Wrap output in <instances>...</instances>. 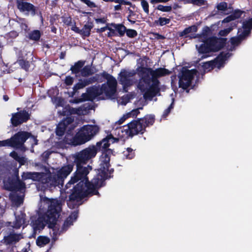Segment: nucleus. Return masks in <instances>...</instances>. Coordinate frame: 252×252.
<instances>
[{
    "label": "nucleus",
    "instance_id": "53",
    "mask_svg": "<svg viewBox=\"0 0 252 252\" xmlns=\"http://www.w3.org/2000/svg\"><path fill=\"white\" fill-rule=\"evenodd\" d=\"M173 108V102L171 103L170 105L169 106V107L164 111L163 114L162 115V117L166 118L170 113L171 109Z\"/></svg>",
    "mask_w": 252,
    "mask_h": 252
},
{
    "label": "nucleus",
    "instance_id": "42",
    "mask_svg": "<svg viewBox=\"0 0 252 252\" xmlns=\"http://www.w3.org/2000/svg\"><path fill=\"white\" fill-rule=\"evenodd\" d=\"M243 11L240 9H236L235 10H233V12L231 13V16H232L234 20L239 18L242 14H243Z\"/></svg>",
    "mask_w": 252,
    "mask_h": 252
},
{
    "label": "nucleus",
    "instance_id": "1",
    "mask_svg": "<svg viewBox=\"0 0 252 252\" xmlns=\"http://www.w3.org/2000/svg\"><path fill=\"white\" fill-rule=\"evenodd\" d=\"M96 155L95 145L89 146L79 152L71 155L70 158L74 165L76 166V170L69 181L65 185L64 191L68 195L67 205L70 206L72 202H79L86 197H88L87 193L88 182H90L87 175L92 169V166L86 164L89 160Z\"/></svg>",
    "mask_w": 252,
    "mask_h": 252
},
{
    "label": "nucleus",
    "instance_id": "27",
    "mask_svg": "<svg viewBox=\"0 0 252 252\" xmlns=\"http://www.w3.org/2000/svg\"><path fill=\"white\" fill-rule=\"evenodd\" d=\"M93 77L95 78L96 82H102L104 81L103 79H106L108 82V79H111L112 77L113 76L104 71L101 73L95 74Z\"/></svg>",
    "mask_w": 252,
    "mask_h": 252
},
{
    "label": "nucleus",
    "instance_id": "52",
    "mask_svg": "<svg viewBox=\"0 0 252 252\" xmlns=\"http://www.w3.org/2000/svg\"><path fill=\"white\" fill-rule=\"evenodd\" d=\"M73 224V220H70L68 217L65 220L63 225V229H67L69 226Z\"/></svg>",
    "mask_w": 252,
    "mask_h": 252
},
{
    "label": "nucleus",
    "instance_id": "22",
    "mask_svg": "<svg viewBox=\"0 0 252 252\" xmlns=\"http://www.w3.org/2000/svg\"><path fill=\"white\" fill-rule=\"evenodd\" d=\"M110 26H112L115 32V36L122 37L125 35L126 27L122 24L111 23Z\"/></svg>",
    "mask_w": 252,
    "mask_h": 252
},
{
    "label": "nucleus",
    "instance_id": "64",
    "mask_svg": "<svg viewBox=\"0 0 252 252\" xmlns=\"http://www.w3.org/2000/svg\"><path fill=\"white\" fill-rule=\"evenodd\" d=\"M76 23L74 22L73 25L72 26L71 28V30L76 33H79L81 35V29H80L79 28L77 27L75 25Z\"/></svg>",
    "mask_w": 252,
    "mask_h": 252
},
{
    "label": "nucleus",
    "instance_id": "17",
    "mask_svg": "<svg viewBox=\"0 0 252 252\" xmlns=\"http://www.w3.org/2000/svg\"><path fill=\"white\" fill-rule=\"evenodd\" d=\"M16 63L20 68L26 72H29L31 70L32 61H29L26 55L24 56L22 53L19 54Z\"/></svg>",
    "mask_w": 252,
    "mask_h": 252
},
{
    "label": "nucleus",
    "instance_id": "34",
    "mask_svg": "<svg viewBox=\"0 0 252 252\" xmlns=\"http://www.w3.org/2000/svg\"><path fill=\"white\" fill-rule=\"evenodd\" d=\"M170 22V19L165 17H159L158 20H155L154 24L158 26H163L168 24Z\"/></svg>",
    "mask_w": 252,
    "mask_h": 252
},
{
    "label": "nucleus",
    "instance_id": "7",
    "mask_svg": "<svg viewBox=\"0 0 252 252\" xmlns=\"http://www.w3.org/2000/svg\"><path fill=\"white\" fill-rule=\"evenodd\" d=\"M99 131V127L97 125L83 126L76 132V141L79 145L84 144L93 138Z\"/></svg>",
    "mask_w": 252,
    "mask_h": 252
},
{
    "label": "nucleus",
    "instance_id": "45",
    "mask_svg": "<svg viewBox=\"0 0 252 252\" xmlns=\"http://www.w3.org/2000/svg\"><path fill=\"white\" fill-rule=\"evenodd\" d=\"M106 28V30H108L109 31V32L107 33V36L109 37H114L115 35V32L113 31L114 28L110 26V24H107L105 26Z\"/></svg>",
    "mask_w": 252,
    "mask_h": 252
},
{
    "label": "nucleus",
    "instance_id": "58",
    "mask_svg": "<svg viewBox=\"0 0 252 252\" xmlns=\"http://www.w3.org/2000/svg\"><path fill=\"white\" fill-rule=\"evenodd\" d=\"M84 80L85 81V83L86 86H88L90 84H93L96 82L95 78L93 76L91 77L88 78L84 79Z\"/></svg>",
    "mask_w": 252,
    "mask_h": 252
},
{
    "label": "nucleus",
    "instance_id": "35",
    "mask_svg": "<svg viewBox=\"0 0 252 252\" xmlns=\"http://www.w3.org/2000/svg\"><path fill=\"white\" fill-rule=\"evenodd\" d=\"M86 86V85L84 79H80L79 82L73 86V91L72 92V96H73L75 94V92H77L78 90L82 89Z\"/></svg>",
    "mask_w": 252,
    "mask_h": 252
},
{
    "label": "nucleus",
    "instance_id": "43",
    "mask_svg": "<svg viewBox=\"0 0 252 252\" xmlns=\"http://www.w3.org/2000/svg\"><path fill=\"white\" fill-rule=\"evenodd\" d=\"M141 4L144 11L147 14L149 13V5L147 1L146 0H142L141 2Z\"/></svg>",
    "mask_w": 252,
    "mask_h": 252
},
{
    "label": "nucleus",
    "instance_id": "16",
    "mask_svg": "<svg viewBox=\"0 0 252 252\" xmlns=\"http://www.w3.org/2000/svg\"><path fill=\"white\" fill-rule=\"evenodd\" d=\"M74 167L73 163H68L63 166L57 171V176L60 181L63 184L64 179L70 174Z\"/></svg>",
    "mask_w": 252,
    "mask_h": 252
},
{
    "label": "nucleus",
    "instance_id": "37",
    "mask_svg": "<svg viewBox=\"0 0 252 252\" xmlns=\"http://www.w3.org/2000/svg\"><path fill=\"white\" fill-rule=\"evenodd\" d=\"M25 221V219L22 217L18 216L16 217V220L14 222L13 227L16 229H19L22 225V224Z\"/></svg>",
    "mask_w": 252,
    "mask_h": 252
},
{
    "label": "nucleus",
    "instance_id": "63",
    "mask_svg": "<svg viewBox=\"0 0 252 252\" xmlns=\"http://www.w3.org/2000/svg\"><path fill=\"white\" fill-rule=\"evenodd\" d=\"M149 90L156 95L159 91V87L150 86Z\"/></svg>",
    "mask_w": 252,
    "mask_h": 252
},
{
    "label": "nucleus",
    "instance_id": "25",
    "mask_svg": "<svg viewBox=\"0 0 252 252\" xmlns=\"http://www.w3.org/2000/svg\"><path fill=\"white\" fill-rule=\"evenodd\" d=\"M85 62V61L80 60L75 63L74 64L72 65L70 69L72 74L77 75L79 73H81L82 68L84 66Z\"/></svg>",
    "mask_w": 252,
    "mask_h": 252
},
{
    "label": "nucleus",
    "instance_id": "61",
    "mask_svg": "<svg viewBox=\"0 0 252 252\" xmlns=\"http://www.w3.org/2000/svg\"><path fill=\"white\" fill-rule=\"evenodd\" d=\"M65 109L67 111V115H72L77 113V109L76 108L68 106V108L65 107Z\"/></svg>",
    "mask_w": 252,
    "mask_h": 252
},
{
    "label": "nucleus",
    "instance_id": "9",
    "mask_svg": "<svg viewBox=\"0 0 252 252\" xmlns=\"http://www.w3.org/2000/svg\"><path fill=\"white\" fill-rule=\"evenodd\" d=\"M3 184L4 189L8 191H20L26 188L25 183L20 179L18 174L4 180Z\"/></svg>",
    "mask_w": 252,
    "mask_h": 252
},
{
    "label": "nucleus",
    "instance_id": "51",
    "mask_svg": "<svg viewBox=\"0 0 252 252\" xmlns=\"http://www.w3.org/2000/svg\"><path fill=\"white\" fill-rule=\"evenodd\" d=\"M192 4L200 6L205 5L207 3L206 0H191Z\"/></svg>",
    "mask_w": 252,
    "mask_h": 252
},
{
    "label": "nucleus",
    "instance_id": "13",
    "mask_svg": "<svg viewBox=\"0 0 252 252\" xmlns=\"http://www.w3.org/2000/svg\"><path fill=\"white\" fill-rule=\"evenodd\" d=\"M30 116L28 111L26 110H20L13 113L10 119L11 125L14 127H17L29 121L30 119Z\"/></svg>",
    "mask_w": 252,
    "mask_h": 252
},
{
    "label": "nucleus",
    "instance_id": "60",
    "mask_svg": "<svg viewBox=\"0 0 252 252\" xmlns=\"http://www.w3.org/2000/svg\"><path fill=\"white\" fill-rule=\"evenodd\" d=\"M32 172H23V173L22 175V177L24 180H26L28 179L32 180Z\"/></svg>",
    "mask_w": 252,
    "mask_h": 252
},
{
    "label": "nucleus",
    "instance_id": "39",
    "mask_svg": "<svg viewBox=\"0 0 252 252\" xmlns=\"http://www.w3.org/2000/svg\"><path fill=\"white\" fill-rule=\"evenodd\" d=\"M243 29H246L251 32L252 29V17L249 19L248 21L244 22L243 23Z\"/></svg>",
    "mask_w": 252,
    "mask_h": 252
},
{
    "label": "nucleus",
    "instance_id": "40",
    "mask_svg": "<svg viewBox=\"0 0 252 252\" xmlns=\"http://www.w3.org/2000/svg\"><path fill=\"white\" fill-rule=\"evenodd\" d=\"M62 21L63 24L67 26H72V18L70 16H63L62 17Z\"/></svg>",
    "mask_w": 252,
    "mask_h": 252
},
{
    "label": "nucleus",
    "instance_id": "21",
    "mask_svg": "<svg viewBox=\"0 0 252 252\" xmlns=\"http://www.w3.org/2000/svg\"><path fill=\"white\" fill-rule=\"evenodd\" d=\"M22 238L21 234H16L13 231L10 232L7 236H5L3 240L6 245H10L18 242Z\"/></svg>",
    "mask_w": 252,
    "mask_h": 252
},
{
    "label": "nucleus",
    "instance_id": "10",
    "mask_svg": "<svg viewBox=\"0 0 252 252\" xmlns=\"http://www.w3.org/2000/svg\"><path fill=\"white\" fill-rule=\"evenodd\" d=\"M138 73L137 69L130 71H127L123 69L119 73V82L122 85L123 90L125 92H127L128 87L133 85V80L131 77L135 76Z\"/></svg>",
    "mask_w": 252,
    "mask_h": 252
},
{
    "label": "nucleus",
    "instance_id": "31",
    "mask_svg": "<svg viewBox=\"0 0 252 252\" xmlns=\"http://www.w3.org/2000/svg\"><path fill=\"white\" fill-rule=\"evenodd\" d=\"M81 75L82 77H86L94 74V72L90 65H86L82 68Z\"/></svg>",
    "mask_w": 252,
    "mask_h": 252
},
{
    "label": "nucleus",
    "instance_id": "54",
    "mask_svg": "<svg viewBox=\"0 0 252 252\" xmlns=\"http://www.w3.org/2000/svg\"><path fill=\"white\" fill-rule=\"evenodd\" d=\"M60 15L57 14H54L53 16L50 17V25H54L56 21L59 19Z\"/></svg>",
    "mask_w": 252,
    "mask_h": 252
},
{
    "label": "nucleus",
    "instance_id": "56",
    "mask_svg": "<svg viewBox=\"0 0 252 252\" xmlns=\"http://www.w3.org/2000/svg\"><path fill=\"white\" fill-rule=\"evenodd\" d=\"M80 1L91 8H95L96 7L95 3L90 0H80Z\"/></svg>",
    "mask_w": 252,
    "mask_h": 252
},
{
    "label": "nucleus",
    "instance_id": "18",
    "mask_svg": "<svg viewBox=\"0 0 252 252\" xmlns=\"http://www.w3.org/2000/svg\"><path fill=\"white\" fill-rule=\"evenodd\" d=\"M231 54L228 52H221L220 54L213 61V63L215 65V67L220 68L224 66L225 61L229 58Z\"/></svg>",
    "mask_w": 252,
    "mask_h": 252
},
{
    "label": "nucleus",
    "instance_id": "47",
    "mask_svg": "<svg viewBox=\"0 0 252 252\" xmlns=\"http://www.w3.org/2000/svg\"><path fill=\"white\" fill-rule=\"evenodd\" d=\"M251 32L248 31L246 29H244V31L239 34L238 36L240 39V40L242 41L244 39H245L250 34Z\"/></svg>",
    "mask_w": 252,
    "mask_h": 252
},
{
    "label": "nucleus",
    "instance_id": "4",
    "mask_svg": "<svg viewBox=\"0 0 252 252\" xmlns=\"http://www.w3.org/2000/svg\"><path fill=\"white\" fill-rule=\"evenodd\" d=\"M155 121V115H146L143 118H138L129 123L125 130H126L127 136L130 137L139 134H143L146 131V127L152 126Z\"/></svg>",
    "mask_w": 252,
    "mask_h": 252
},
{
    "label": "nucleus",
    "instance_id": "30",
    "mask_svg": "<svg viewBox=\"0 0 252 252\" xmlns=\"http://www.w3.org/2000/svg\"><path fill=\"white\" fill-rule=\"evenodd\" d=\"M46 175V173L44 172H32V180L33 181H37L41 184L42 183L44 176Z\"/></svg>",
    "mask_w": 252,
    "mask_h": 252
},
{
    "label": "nucleus",
    "instance_id": "55",
    "mask_svg": "<svg viewBox=\"0 0 252 252\" xmlns=\"http://www.w3.org/2000/svg\"><path fill=\"white\" fill-rule=\"evenodd\" d=\"M155 96V94L149 89L146 91L143 95L145 99H152Z\"/></svg>",
    "mask_w": 252,
    "mask_h": 252
},
{
    "label": "nucleus",
    "instance_id": "32",
    "mask_svg": "<svg viewBox=\"0 0 252 252\" xmlns=\"http://www.w3.org/2000/svg\"><path fill=\"white\" fill-rule=\"evenodd\" d=\"M198 50L199 53L201 54H207L212 52L205 40L203 41V43L200 45Z\"/></svg>",
    "mask_w": 252,
    "mask_h": 252
},
{
    "label": "nucleus",
    "instance_id": "50",
    "mask_svg": "<svg viewBox=\"0 0 252 252\" xmlns=\"http://www.w3.org/2000/svg\"><path fill=\"white\" fill-rule=\"evenodd\" d=\"M0 147H12L10 138L4 140L0 141Z\"/></svg>",
    "mask_w": 252,
    "mask_h": 252
},
{
    "label": "nucleus",
    "instance_id": "8",
    "mask_svg": "<svg viewBox=\"0 0 252 252\" xmlns=\"http://www.w3.org/2000/svg\"><path fill=\"white\" fill-rule=\"evenodd\" d=\"M197 72L195 69L189 70L183 67L181 72L178 74L179 87L183 90L189 93V90L188 88L191 85L192 81L194 75Z\"/></svg>",
    "mask_w": 252,
    "mask_h": 252
},
{
    "label": "nucleus",
    "instance_id": "41",
    "mask_svg": "<svg viewBox=\"0 0 252 252\" xmlns=\"http://www.w3.org/2000/svg\"><path fill=\"white\" fill-rule=\"evenodd\" d=\"M126 35L129 38H134L137 35L136 30L133 29H126Z\"/></svg>",
    "mask_w": 252,
    "mask_h": 252
},
{
    "label": "nucleus",
    "instance_id": "59",
    "mask_svg": "<svg viewBox=\"0 0 252 252\" xmlns=\"http://www.w3.org/2000/svg\"><path fill=\"white\" fill-rule=\"evenodd\" d=\"M151 82H152V84L151 86H157V87H158L159 81L158 80V78H157L154 76H151Z\"/></svg>",
    "mask_w": 252,
    "mask_h": 252
},
{
    "label": "nucleus",
    "instance_id": "5",
    "mask_svg": "<svg viewBox=\"0 0 252 252\" xmlns=\"http://www.w3.org/2000/svg\"><path fill=\"white\" fill-rule=\"evenodd\" d=\"M117 86V82L116 78L112 77L111 79H108V82L103 84L101 87L99 85H94L88 88L87 92L89 93L92 101L103 93H104L106 96L111 97L116 92Z\"/></svg>",
    "mask_w": 252,
    "mask_h": 252
},
{
    "label": "nucleus",
    "instance_id": "6",
    "mask_svg": "<svg viewBox=\"0 0 252 252\" xmlns=\"http://www.w3.org/2000/svg\"><path fill=\"white\" fill-rule=\"evenodd\" d=\"M138 75L141 77L143 81L147 85L151 83V76H154L157 78L169 75L172 73V71L164 67H159L153 70L150 67H146L142 66H139L137 68Z\"/></svg>",
    "mask_w": 252,
    "mask_h": 252
},
{
    "label": "nucleus",
    "instance_id": "11",
    "mask_svg": "<svg viewBox=\"0 0 252 252\" xmlns=\"http://www.w3.org/2000/svg\"><path fill=\"white\" fill-rule=\"evenodd\" d=\"M31 133L24 131H18L10 138L12 147L19 149L23 147L24 143L31 136Z\"/></svg>",
    "mask_w": 252,
    "mask_h": 252
},
{
    "label": "nucleus",
    "instance_id": "36",
    "mask_svg": "<svg viewBox=\"0 0 252 252\" xmlns=\"http://www.w3.org/2000/svg\"><path fill=\"white\" fill-rule=\"evenodd\" d=\"M123 155L126 158L131 159L135 157V153L131 148H127L123 153Z\"/></svg>",
    "mask_w": 252,
    "mask_h": 252
},
{
    "label": "nucleus",
    "instance_id": "57",
    "mask_svg": "<svg viewBox=\"0 0 252 252\" xmlns=\"http://www.w3.org/2000/svg\"><path fill=\"white\" fill-rule=\"evenodd\" d=\"M74 79L70 76H67L64 79V83L66 86H70L73 83Z\"/></svg>",
    "mask_w": 252,
    "mask_h": 252
},
{
    "label": "nucleus",
    "instance_id": "15",
    "mask_svg": "<svg viewBox=\"0 0 252 252\" xmlns=\"http://www.w3.org/2000/svg\"><path fill=\"white\" fill-rule=\"evenodd\" d=\"M16 4L18 9L21 12H30L32 16L37 14L38 8L30 2L25 1V0H18Z\"/></svg>",
    "mask_w": 252,
    "mask_h": 252
},
{
    "label": "nucleus",
    "instance_id": "12",
    "mask_svg": "<svg viewBox=\"0 0 252 252\" xmlns=\"http://www.w3.org/2000/svg\"><path fill=\"white\" fill-rule=\"evenodd\" d=\"M42 184L51 190L57 186L60 187L61 186L62 187L63 185L60 181L59 177L57 176L56 173L51 172L46 173V175L43 177Z\"/></svg>",
    "mask_w": 252,
    "mask_h": 252
},
{
    "label": "nucleus",
    "instance_id": "3",
    "mask_svg": "<svg viewBox=\"0 0 252 252\" xmlns=\"http://www.w3.org/2000/svg\"><path fill=\"white\" fill-rule=\"evenodd\" d=\"M46 199L48 204L47 212L32 221L34 233L37 230L43 229L46 224L50 228H54L62 210V204L60 201L54 199Z\"/></svg>",
    "mask_w": 252,
    "mask_h": 252
},
{
    "label": "nucleus",
    "instance_id": "29",
    "mask_svg": "<svg viewBox=\"0 0 252 252\" xmlns=\"http://www.w3.org/2000/svg\"><path fill=\"white\" fill-rule=\"evenodd\" d=\"M50 242V239L44 236H39L36 240V245L40 247H43Z\"/></svg>",
    "mask_w": 252,
    "mask_h": 252
},
{
    "label": "nucleus",
    "instance_id": "46",
    "mask_svg": "<svg viewBox=\"0 0 252 252\" xmlns=\"http://www.w3.org/2000/svg\"><path fill=\"white\" fill-rule=\"evenodd\" d=\"M157 9L162 12H169L172 10L171 6H164L161 4L158 5Z\"/></svg>",
    "mask_w": 252,
    "mask_h": 252
},
{
    "label": "nucleus",
    "instance_id": "62",
    "mask_svg": "<svg viewBox=\"0 0 252 252\" xmlns=\"http://www.w3.org/2000/svg\"><path fill=\"white\" fill-rule=\"evenodd\" d=\"M16 161L18 162V163L20 164V166H21V165H23L25 164L26 161V159L25 157H21L19 156L18 157L17 159H16Z\"/></svg>",
    "mask_w": 252,
    "mask_h": 252
},
{
    "label": "nucleus",
    "instance_id": "23",
    "mask_svg": "<svg viewBox=\"0 0 252 252\" xmlns=\"http://www.w3.org/2000/svg\"><path fill=\"white\" fill-rule=\"evenodd\" d=\"M76 133L75 135L71 133L67 132L65 134L63 141L66 144L73 146H79V144H77V141L76 140Z\"/></svg>",
    "mask_w": 252,
    "mask_h": 252
},
{
    "label": "nucleus",
    "instance_id": "38",
    "mask_svg": "<svg viewBox=\"0 0 252 252\" xmlns=\"http://www.w3.org/2000/svg\"><path fill=\"white\" fill-rule=\"evenodd\" d=\"M211 32V30L209 27L206 26L205 27L202 31V32L200 34H198V37H202L204 38V40L206 38H208V35H209Z\"/></svg>",
    "mask_w": 252,
    "mask_h": 252
},
{
    "label": "nucleus",
    "instance_id": "2",
    "mask_svg": "<svg viewBox=\"0 0 252 252\" xmlns=\"http://www.w3.org/2000/svg\"><path fill=\"white\" fill-rule=\"evenodd\" d=\"M119 141L118 138L114 137L111 133H109L96 143V154L98 151H101L102 153L99 158L98 173L90 182H88L87 193L88 194V197L94 195L99 196L98 189L105 185L106 179L113 177L114 170L109 168L111 166L110 158L113 155L114 151L109 147L111 143H117Z\"/></svg>",
    "mask_w": 252,
    "mask_h": 252
},
{
    "label": "nucleus",
    "instance_id": "20",
    "mask_svg": "<svg viewBox=\"0 0 252 252\" xmlns=\"http://www.w3.org/2000/svg\"><path fill=\"white\" fill-rule=\"evenodd\" d=\"M216 8L219 12L223 15H228L232 13L233 10L232 4H229L225 1H221L217 3Z\"/></svg>",
    "mask_w": 252,
    "mask_h": 252
},
{
    "label": "nucleus",
    "instance_id": "44",
    "mask_svg": "<svg viewBox=\"0 0 252 252\" xmlns=\"http://www.w3.org/2000/svg\"><path fill=\"white\" fill-rule=\"evenodd\" d=\"M203 67L205 69H213L215 68V65L214 64L213 61L205 62L203 63Z\"/></svg>",
    "mask_w": 252,
    "mask_h": 252
},
{
    "label": "nucleus",
    "instance_id": "33",
    "mask_svg": "<svg viewBox=\"0 0 252 252\" xmlns=\"http://www.w3.org/2000/svg\"><path fill=\"white\" fill-rule=\"evenodd\" d=\"M66 126L64 123H60L57 126L56 134L59 136H62L64 134Z\"/></svg>",
    "mask_w": 252,
    "mask_h": 252
},
{
    "label": "nucleus",
    "instance_id": "48",
    "mask_svg": "<svg viewBox=\"0 0 252 252\" xmlns=\"http://www.w3.org/2000/svg\"><path fill=\"white\" fill-rule=\"evenodd\" d=\"M242 41L238 36H234L230 38L231 44L233 46H237L241 43Z\"/></svg>",
    "mask_w": 252,
    "mask_h": 252
},
{
    "label": "nucleus",
    "instance_id": "19",
    "mask_svg": "<svg viewBox=\"0 0 252 252\" xmlns=\"http://www.w3.org/2000/svg\"><path fill=\"white\" fill-rule=\"evenodd\" d=\"M198 28L195 25H192L185 28L183 31L179 32L178 34L180 37H189V38H195L198 37V34H195L191 33H195L197 31Z\"/></svg>",
    "mask_w": 252,
    "mask_h": 252
},
{
    "label": "nucleus",
    "instance_id": "28",
    "mask_svg": "<svg viewBox=\"0 0 252 252\" xmlns=\"http://www.w3.org/2000/svg\"><path fill=\"white\" fill-rule=\"evenodd\" d=\"M86 101H92L91 98L89 94V93L87 91L86 93H83L82 94L81 97L74 98L73 100H70V102L74 103H79Z\"/></svg>",
    "mask_w": 252,
    "mask_h": 252
},
{
    "label": "nucleus",
    "instance_id": "24",
    "mask_svg": "<svg viewBox=\"0 0 252 252\" xmlns=\"http://www.w3.org/2000/svg\"><path fill=\"white\" fill-rule=\"evenodd\" d=\"M94 27L93 23L88 22V24L84 25L81 29V35L83 39L87 37H89L91 34V30Z\"/></svg>",
    "mask_w": 252,
    "mask_h": 252
},
{
    "label": "nucleus",
    "instance_id": "14",
    "mask_svg": "<svg viewBox=\"0 0 252 252\" xmlns=\"http://www.w3.org/2000/svg\"><path fill=\"white\" fill-rule=\"evenodd\" d=\"M212 52H216L222 49L226 43V38H218L212 36L205 39Z\"/></svg>",
    "mask_w": 252,
    "mask_h": 252
},
{
    "label": "nucleus",
    "instance_id": "26",
    "mask_svg": "<svg viewBox=\"0 0 252 252\" xmlns=\"http://www.w3.org/2000/svg\"><path fill=\"white\" fill-rule=\"evenodd\" d=\"M41 32L38 30H34L28 32V34L26 36L30 40L38 41L41 37Z\"/></svg>",
    "mask_w": 252,
    "mask_h": 252
},
{
    "label": "nucleus",
    "instance_id": "49",
    "mask_svg": "<svg viewBox=\"0 0 252 252\" xmlns=\"http://www.w3.org/2000/svg\"><path fill=\"white\" fill-rule=\"evenodd\" d=\"M139 109H142V108L141 107L133 109L130 112L127 113V115H128L129 118L136 117L140 113Z\"/></svg>",
    "mask_w": 252,
    "mask_h": 252
}]
</instances>
